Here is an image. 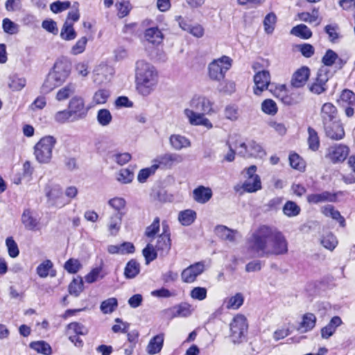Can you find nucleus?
Returning <instances> with one entry per match:
<instances>
[{"label":"nucleus","mask_w":355,"mask_h":355,"mask_svg":"<svg viewBox=\"0 0 355 355\" xmlns=\"http://www.w3.org/2000/svg\"><path fill=\"white\" fill-rule=\"evenodd\" d=\"M309 76V69L306 67H301L293 74L291 80L292 85L297 88L302 87L306 83Z\"/></svg>","instance_id":"5701e85b"},{"label":"nucleus","mask_w":355,"mask_h":355,"mask_svg":"<svg viewBox=\"0 0 355 355\" xmlns=\"http://www.w3.org/2000/svg\"><path fill=\"white\" fill-rule=\"evenodd\" d=\"M291 34L304 40L309 39L312 36L311 31L304 24L294 26L291 31Z\"/></svg>","instance_id":"79ce46f5"},{"label":"nucleus","mask_w":355,"mask_h":355,"mask_svg":"<svg viewBox=\"0 0 355 355\" xmlns=\"http://www.w3.org/2000/svg\"><path fill=\"white\" fill-rule=\"evenodd\" d=\"M108 205L117 211L116 214H119L123 213L122 211L125 207L126 202L123 198L115 197L108 201Z\"/></svg>","instance_id":"052dcab7"},{"label":"nucleus","mask_w":355,"mask_h":355,"mask_svg":"<svg viewBox=\"0 0 355 355\" xmlns=\"http://www.w3.org/2000/svg\"><path fill=\"white\" fill-rule=\"evenodd\" d=\"M6 245L10 257L15 258L19 255V250L17 244L12 237H8L6 239Z\"/></svg>","instance_id":"338daca9"},{"label":"nucleus","mask_w":355,"mask_h":355,"mask_svg":"<svg viewBox=\"0 0 355 355\" xmlns=\"http://www.w3.org/2000/svg\"><path fill=\"white\" fill-rule=\"evenodd\" d=\"M55 144L56 139L52 136L41 138L34 146V155L36 160L40 164L50 163Z\"/></svg>","instance_id":"20e7f679"},{"label":"nucleus","mask_w":355,"mask_h":355,"mask_svg":"<svg viewBox=\"0 0 355 355\" xmlns=\"http://www.w3.org/2000/svg\"><path fill=\"white\" fill-rule=\"evenodd\" d=\"M342 324V320L338 316L333 317L329 322L321 329V336L324 339H328L336 332V329Z\"/></svg>","instance_id":"bb28decb"},{"label":"nucleus","mask_w":355,"mask_h":355,"mask_svg":"<svg viewBox=\"0 0 355 355\" xmlns=\"http://www.w3.org/2000/svg\"><path fill=\"white\" fill-rule=\"evenodd\" d=\"M321 244L327 249L333 250L338 244L336 238L331 233L324 236L321 240Z\"/></svg>","instance_id":"bf43d9fd"},{"label":"nucleus","mask_w":355,"mask_h":355,"mask_svg":"<svg viewBox=\"0 0 355 355\" xmlns=\"http://www.w3.org/2000/svg\"><path fill=\"white\" fill-rule=\"evenodd\" d=\"M117 300L114 297L108 298L102 302L100 309L104 314L112 313L117 307Z\"/></svg>","instance_id":"5fc2aeb1"},{"label":"nucleus","mask_w":355,"mask_h":355,"mask_svg":"<svg viewBox=\"0 0 355 355\" xmlns=\"http://www.w3.org/2000/svg\"><path fill=\"white\" fill-rule=\"evenodd\" d=\"M308 144L309 148L313 151H315L318 149L320 146V140L318 133L313 128L311 127L308 128Z\"/></svg>","instance_id":"6e6d98bb"},{"label":"nucleus","mask_w":355,"mask_h":355,"mask_svg":"<svg viewBox=\"0 0 355 355\" xmlns=\"http://www.w3.org/2000/svg\"><path fill=\"white\" fill-rule=\"evenodd\" d=\"M96 119L101 125L107 126L112 122V116L108 110L101 109L98 111Z\"/></svg>","instance_id":"603ef678"},{"label":"nucleus","mask_w":355,"mask_h":355,"mask_svg":"<svg viewBox=\"0 0 355 355\" xmlns=\"http://www.w3.org/2000/svg\"><path fill=\"white\" fill-rule=\"evenodd\" d=\"M244 191L252 193L261 189V182L259 175L248 177L243 184Z\"/></svg>","instance_id":"f704fd0d"},{"label":"nucleus","mask_w":355,"mask_h":355,"mask_svg":"<svg viewBox=\"0 0 355 355\" xmlns=\"http://www.w3.org/2000/svg\"><path fill=\"white\" fill-rule=\"evenodd\" d=\"M21 220L24 227L28 230L35 231L40 229V223L33 216V212L30 209L24 210Z\"/></svg>","instance_id":"aec40b11"},{"label":"nucleus","mask_w":355,"mask_h":355,"mask_svg":"<svg viewBox=\"0 0 355 355\" xmlns=\"http://www.w3.org/2000/svg\"><path fill=\"white\" fill-rule=\"evenodd\" d=\"M46 196L49 203L53 207L62 208L69 204L63 195L62 189L58 185L49 187L46 189Z\"/></svg>","instance_id":"6e6552de"},{"label":"nucleus","mask_w":355,"mask_h":355,"mask_svg":"<svg viewBox=\"0 0 355 355\" xmlns=\"http://www.w3.org/2000/svg\"><path fill=\"white\" fill-rule=\"evenodd\" d=\"M169 143L171 147L176 150L189 148L191 146V141L185 136L174 134L169 137Z\"/></svg>","instance_id":"b1692460"},{"label":"nucleus","mask_w":355,"mask_h":355,"mask_svg":"<svg viewBox=\"0 0 355 355\" xmlns=\"http://www.w3.org/2000/svg\"><path fill=\"white\" fill-rule=\"evenodd\" d=\"M190 110L196 112H204L211 114L214 112L213 103L203 96H195L190 101Z\"/></svg>","instance_id":"4468645a"},{"label":"nucleus","mask_w":355,"mask_h":355,"mask_svg":"<svg viewBox=\"0 0 355 355\" xmlns=\"http://www.w3.org/2000/svg\"><path fill=\"white\" fill-rule=\"evenodd\" d=\"M164 340V334H159L153 337L146 347V352L150 355L159 353L163 347Z\"/></svg>","instance_id":"393cba45"},{"label":"nucleus","mask_w":355,"mask_h":355,"mask_svg":"<svg viewBox=\"0 0 355 355\" xmlns=\"http://www.w3.org/2000/svg\"><path fill=\"white\" fill-rule=\"evenodd\" d=\"M193 311V309L192 308V306L187 302L181 303L171 309L165 310V312L170 314L172 318H187L190 316Z\"/></svg>","instance_id":"6ab92c4d"},{"label":"nucleus","mask_w":355,"mask_h":355,"mask_svg":"<svg viewBox=\"0 0 355 355\" xmlns=\"http://www.w3.org/2000/svg\"><path fill=\"white\" fill-rule=\"evenodd\" d=\"M329 78V71L322 67L318 71L314 81L309 85V90L315 94H320L327 89V83Z\"/></svg>","instance_id":"9b49d317"},{"label":"nucleus","mask_w":355,"mask_h":355,"mask_svg":"<svg viewBox=\"0 0 355 355\" xmlns=\"http://www.w3.org/2000/svg\"><path fill=\"white\" fill-rule=\"evenodd\" d=\"M30 347L43 355H51L52 354L51 347L44 340L34 341L30 343Z\"/></svg>","instance_id":"ea45409f"},{"label":"nucleus","mask_w":355,"mask_h":355,"mask_svg":"<svg viewBox=\"0 0 355 355\" xmlns=\"http://www.w3.org/2000/svg\"><path fill=\"white\" fill-rule=\"evenodd\" d=\"M252 250L259 257L284 254L288 252V242L277 227L260 226L252 234Z\"/></svg>","instance_id":"f257e3e1"},{"label":"nucleus","mask_w":355,"mask_h":355,"mask_svg":"<svg viewBox=\"0 0 355 355\" xmlns=\"http://www.w3.org/2000/svg\"><path fill=\"white\" fill-rule=\"evenodd\" d=\"M326 135L334 140H340L345 136L344 128L340 121H336L324 124Z\"/></svg>","instance_id":"a211bd4d"},{"label":"nucleus","mask_w":355,"mask_h":355,"mask_svg":"<svg viewBox=\"0 0 355 355\" xmlns=\"http://www.w3.org/2000/svg\"><path fill=\"white\" fill-rule=\"evenodd\" d=\"M322 212L324 216L338 220L342 227L345 226L344 218L340 215L338 210L334 209L332 205H328L323 207L322 208Z\"/></svg>","instance_id":"58836bf2"},{"label":"nucleus","mask_w":355,"mask_h":355,"mask_svg":"<svg viewBox=\"0 0 355 355\" xmlns=\"http://www.w3.org/2000/svg\"><path fill=\"white\" fill-rule=\"evenodd\" d=\"M123 215V213L114 214L110 217L107 226L111 235L115 236L119 232Z\"/></svg>","instance_id":"c756f323"},{"label":"nucleus","mask_w":355,"mask_h":355,"mask_svg":"<svg viewBox=\"0 0 355 355\" xmlns=\"http://www.w3.org/2000/svg\"><path fill=\"white\" fill-rule=\"evenodd\" d=\"M107 251L110 254H125L132 253L135 251V246L132 243L124 242L120 245H110L107 247Z\"/></svg>","instance_id":"7c9ffc66"},{"label":"nucleus","mask_w":355,"mask_h":355,"mask_svg":"<svg viewBox=\"0 0 355 355\" xmlns=\"http://www.w3.org/2000/svg\"><path fill=\"white\" fill-rule=\"evenodd\" d=\"M339 103L345 107L347 105L355 106V94L349 89H344L340 96Z\"/></svg>","instance_id":"de8ad7c7"},{"label":"nucleus","mask_w":355,"mask_h":355,"mask_svg":"<svg viewBox=\"0 0 355 355\" xmlns=\"http://www.w3.org/2000/svg\"><path fill=\"white\" fill-rule=\"evenodd\" d=\"M68 107L72 114V121L84 119L88 112V108L85 106L83 98L79 96L73 97L69 103Z\"/></svg>","instance_id":"9d476101"},{"label":"nucleus","mask_w":355,"mask_h":355,"mask_svg":"<svg viewBox=\"0 0 355 355\" xmlns=\"http://www.w3.org/2000/svg\"><path fill=\"white\" fill-rule=\"evenodd\" d=\"M158 83V73L150 63L140 60L135 63V85L137 92L144 96L150 95Z\"/></svg>","instance_id":"f03ea898"},{"label":"nucleus","mask_w":355,"mask_h":355,"mask_svg":"<svg viewBox=\"0 0 355 355\" xmlns=\"http://www.w3.org/2000/svg\"><path fill=\"white\" fill-rule=\"evenodd\" d=\"M235 148L238 149L239 155L243 157L261 158L266 155L262 146L254 141H251L248 144L241 142L238 147L235 146Z\"/></svg>","instance_id":"1a4fd4ad"},{"label":"nucleus","mask_w":355,"mask_h":355,"mask_svg":"<svg viewBox=\"0 0 355 355\" xmlns=\"http://www.w3.org/2000/svg\"><path fill=\"white\" fill-rule=\"evenodd\" d=\"M297 16L300 20L309 24H313L318 20V10L314 9L311 12H303L299 13Z\"/></svg>","instance_id":"e2e57ef3"},{"label":"nucleus","mask_w":355,"mask_h":355,"mask_svg":"<svg viewBox=\"0 0 355 355\" xmlns=\"http://www.w3.org/2000/svg\"><path fill=\"white\" fill-rule=\"evenodd\" d=\"M144 37L148 42L154 45H158L162 42L164 35L158 28L153 27L146 30Z\"/></svg>","instance_id":"cd10ccee"},{"label":"nucleus","mask_w":355,"mask_h":355,"mask_svg":"<svg viewBox=\"0 0 355 355\" xmlns=\"http://www.w3.org/2000/svg\"><path fill=\"white\" fill-rule=\"evenodd\" d=\"M255 87L254 93L260 95L261 92L267 89L270 82V76L268 71L263 70L257 72L254 76Z\"/></svg>","instance_id":"f3484780"},{"label":"nucleus","mask_w":355,"mask_h":355,"mask_svg":"<svg viewBox=\"0 0 355 355\" xmlns=\"http://www.w3.org/2000/svg\"><path fill=\"white\" fill-rule=\"evenodd\" d=\"M349 154V148L344 145H334L327 149L326 157L333 163L343 162Z\"/></svg>","instance_id":"dca6fc26"},{"label":"nucleus","mask_w":355,"mask_h":355,"mask_svg":"<svg viewBox=\"0 0 355 355\" xmlns=\"http://www.w3.org/2000/svg\"><path fill=\"white\" fill-rule=\"evenodd\" d=\"M26 83L25 78L13 75L9 77L8 85L12 91H20L25 87Z\"/></svg>","instance_id":"c03bdc74"},{"label":"nucleus","mask_w":355,"mask_h":355,"mask_svg":"<svg viewBox=\"0 0 355 355\" xmlns=\"http://www.w3.org/2000/svg\"><path fill=\"white\" fill-rule=\"evenodd\" d=\"M113 73V69L107 64H100L95 69L94 81L98 83L109 79L108 76Z\"/></svg>","instance_id":"2f4dec72"},{"label":"nucleus","mask_w":355,"mask_h":355,"mask_svg":"<svg viewBox=\"0 0 355 355\" xmlns=\"http://www.w3.org/2000/svg\"><path fill=\"white\" fill-rule=\"evenodd\" d=\"M170 233L168 226L166 222L162 223V233L157 237L155 249L160 253V255L165 256L171 249Z\"/></svg>","instance_id":"f8f14e48"},{"label":"nucleus","mask_w":355,"mask_h":355,"mask_svg":"<svg viewBox=\"0 0 355 355\" xmlns=\"http://www.w3.org/2000/svg\"><path fill=\"white\" fill-rule=\"evenodd\" d=\"M83 282L82 278L73 279L69 286V292L76 297L78 296L83 291Z\"/></svg>","instance_id":"13d9d810"},{"label":"nucleus","mask_w":355,"mask_h":355,"mask_svg":"<svg viewBox=\"0 0 355 355\" xmlns=\"http://www.w3.org/2000/svg\"><path fill=\"white\" fill-rule=\"evenodd\" d=\"M232 64V60L226 55L214 60L208 66L209 77L213 80L220 81L224 78Z\"/></svg>","instance_id":"39448f33"},{"label":"nucleus","mask_w":355,"mask_h":355,"mask_svg":"<svg viewBox=\"0 0 355 355\" xmlns=\"http://www.w3.org/2000/svg\"><path fill=\"white\" fill-rule=\"evenodd\" d=\"M216 234L223 240L230 242H234L236 240V236L239 234L236 231H234L223 225H218L216 227Z\"/></svg>","instance_id":"473e14b6"},{"label":"nucleus","mask_w":355,"mask_h":355,"mask_svg":"<svg viewBox=\"0 0 355 355\" xmlns=\"http://www.w3.org/2000/svg\"><path fill=\"white\" fill-rule=\"evenodd\" d=\"M307 202L310 204H318L325 202H336V195L329 191L320 193L309 194L306 197Z\"/></svg>","instance_id":"4be33fe9"},{"label":"nucleus","mask_w":355,"mask_h":355,"mask_svg":"<svg viewBox=\"0 0 355 355\" xmlns=\"http://www.w3.org/2000/svg\"><path fill=\"white\" fill-rule=\"evenodd\" d=\"M88 42L87 37L83 36L79 38L70 49L69 53L72 55H78L85 52Z\"/></svg>","instance_id":"37998d69"},{"label":"nucleus","mask_w":355,"mask_h":355,"mask_svg":"<svg viewBox=\"0 0 355 355\" xmlns=\"http://www.w3.org/2000/svg\"><path fill=\"white\" fill-rule=\"evenodd\" d=\"M76 32L73 28V24L66 20L60 31V36L61 39L65 41H71L76 37Z\"/></svg>","instance_id":"72a5a7b5"},{"label":"nucleus","mask_w":355,"mask_h":355,"mask_svg":"<svg viewBox=\"0 0 355 355\" xmlns=\"http://www.w3.org/2000/svg\"><path fill=\"white\" fill-rule=\"evenodd\" d=\"M75 92V85L68 84L65 87L61 88L56 94V99L59 101L68 98Z\"/></svg>","instance_id":"4d7b16f0"},{"label":"nucleus","mask_w":355,"mask_h":355,"mask_svg":"<svg viewBox=\"0 0 355 355\" xmlns=\"http://www.w3.org/2000/svg\"><path fill=\"white\" fill-rule=\"evenodd\" d=\"M261 110L266 114L274 115L277 112V107L275 101L271 99H267L262 103Z\"/></svg>","instance_id":"69168bd1"},{"label":"nucleus","mask_w":355,"mask_h":355,"mask_svg":"<svg viewBox=\"0 0 355 355\" xmlns=\"http://www.w3.org/2000/svg\"><path fill=\"white\" fill-rule=\"evenodd\" d=\"M184 160L183 156L178 153H164L157 156L153 159V163L158 168L170 169L174 165L182 163Z\"/></svg>","instance_id":"0eeeda50"},{"label":"nucleus","mask_w":355,"mask_h":355,"mask_svg":"<svg viewBox=\"0 0 355 355\" xmlns=\"http://www.w3.org/2000/svg\"><path fill=\"white\" fill-rule=\"evenodd\" d=\"M207 295V290L204 287H195L190 291V297L193 300L202 301L206 299Z\"/></svg>","instance_id":"0e129e2a"},{"label":"nucleus","mask_w":355,"mask_h":355,"mask_svg":"<svg viewBox=\"0 0 355 355\" xmlns=\"http://www.w3.org/2000/svg\"><path fill=\"white\" fill-rule=\"evenodd\" d=\"M71 69V63L66 57L58 59L42 85V92L47 94L61 85L69 77Z\"/></svg>","instance_id":"7ed1b4c3"},{"label":"nucleus","mask_w":355,"mask_h":355,"mask_svg":"<svg viewBox=\"0 0 355 355\" xmlns=\"http://www.w3.org/2000/svg\"><path fill=\"white\" fill-rule=\"evenodd\" d=\"M321 118L323 125L336 121L337 108L331 103H324L321 108Z\"/></svg>","instance_id":"412c9836"},{"label":"nucleus","mask_w":355,"mask_h":355,"mask_svg":"<svg viewBox=\"0 0 355 355\" xmlns=\"http://www.w3.org/2000/svg\"><path fill=\"white\" fill-rule=\"evenodd\" d=\"M157 170L156 165L153 163L152 166L140 170L137 175V180L139 182L144 183L146 180Z\"/></svg>","instance_id":"680f3d73"},{"label":"nucleus","mask_w":355,"mask_h":355,"mask_svg":"<svg viewBox=\"0 0 355 355\" xmlns=\"http://www.w3.org/2000/svg\"><path fill=\"white\" fill-rule=\"evenodd\" d=\"M116 178L121 184H128L132 181L134 173L128 168H122L116 173Z\"/></svg>","instance_id":"864d4df0"},{"label":"nucleus","mask_w":355,"mask_h":355,"mask_svg":"<svg viewBox=\"0 0 355 355\" xmlns=\"http://www.w3.org/2000/svg\"><path fill=\"white\" fill-rule=\"evenodd\" d=\"M248 324L246 318L241 314L234 317L230 324V337L234 343H240L245 338Z\"/></svg>","instance_id":"423d86ee"},{"label":"nucleus","mask_w":355,"mask_h":355,"mask_svg":"<svg viewBox=\"0 0 355 355\" xmlns=\"http://www.w3.org/2000/svg\"><path fill=\"white\" fill-rule=\"evenodd\" d=\"M159 223V218L156 217L152 224L146 228L145 236L149 239V241L153 242L155 235L159 232L160 227Z\"/></svg>","instance_id":"49530a36"},{"label":"nucleus","mask_w":355,"mask_h":355,"mask_svg":"<svg viewBox=\"0 0 355 355\" xmlns=\"http://www.w3.org/2000/svg\"><path fill=\"white\" fill-rule=\"evenodd\" d=\"M184 114L191 125H202L208 130L213 128L211 122L205 116V114H207L206 113L196 112L193 110L186 108L184 110Z\"/></svg>","instance_id":"ddd939ff"},{"label":"nucleus","mask_w":355,"mask_h":355,"mask_svg":"<svg viewBox=\"0 0 355 355\" xmlns=\"http://www.w3.org/2000/svg\"><path fill=\"white\" fill-rule=\"evenodd\" d=\"M277 17L274 12L268 13L263 19L264 31L267 34H272L275 30Z\"/></svg>","instance_id":"09e8293b"},{"label":"nucleus","mask_w":355,"mask_h":355,"mask_svg":"<svg viewBox=\"0 0 355 355\" xmlns=\"http://www.w3.org/2000/svg\"><path fill=\"white\" fill-rule=\"evenodd\" d=\"M67 334L86 335L88 329L86 327L79 322H71L67 325Z\"/></svg>","instance_id":"8fccbe9b"},{"label":"nucleus","mask_w":355,"mask_h":355,"mask_svg":"<svg viewBox=\"0 0 355 355\" xmlns=\"http://www.w3.org/2000/svg\"><path fill=\"white\" fill-rule=\"evenodd\" d=\"M140 272V265L135 259L129 261L124 269V275L127 279L135 277Z\"/></svg>","instance_id":"4c0bfd02"},{"label":"nucleus","mask_w":355,"mask_h":355,"mask_svg":"<svg viewBox=\"0 0 355 355\" xmlns=\"http://www.w3.org/2000/svg\"><path fill=\"white\" fill-rule=\"evenodd\" d=\"M196 218V213L191 209H186L179 213L178 220L182 225L188 226L192 224Z\"/></svg>","instance_id":"a19ab883"},{"label":"nucleus","mask_w":355,"mask_h":355,"mask_svg":"<svg viewBox=\"0 0 355 355\" xmlns=\"http://www.w3.org/2000/svg\"><path fill=\"white\" fill-rule=\"evenodd\" d=\"M2 27L4 32L10 35H13L18 32V25L8 18H5L3 20Z\"/></svg>","instance_id":"774afa93"},{"label":"nucleus","mask_w":355,"mask_h":355,"mask_svg":"<svg viewBox=\"0 0 355 355\" xmlns=\"http://www.w3.org/2000/svg\"><path fill=\"white\" fill-rule=\"evenodd\" d=\"M205 270L204 263L198 262L185 268L181 273L182 282L185 283H193L197 277L202 274Z\"/></svg>","instance_id":"2eb2a0df"},{"label":"nucleus","mask_w":355,"mask_h":355,"mask_svg":"<svg viewBox=\"0 0 355 355\" xmlns=\"http://www.w3.org/2000/svg\"><path fill=\"white\" fill-rule=\"evenodd\" d=\"M316 324V317L313 313H306L302 318L298 330L302 333H306L312 330Z\"/></svg>","instance_id":"c85d7f7f"},{"label":"nucleus","mask_w":355,"mask_h":355,"mask_svg":"<svg viewBox=\"0 0 355 355\" xmlns=\"http://www.w3.org/2000/svg\"><path fill=\"white\" fill-rule=\"evenodd\" d=\"M157 252L153 242L149 241L146 247L142 251L146 264H148L150 261H153L157 258Z\"/></svg>","instance_id":"3c124183"},{"label":"nucleus","mask_w":355,"mask_h":355,"mask_svg":"<svg viewBox=\"0 0 355 355\" xmlns=\"http://www.w3.org/2000/svg\"><path fill=\"white\" fill-rule=\"evenodd\" d=\"M212 196V191L209 187L199 186L193 191V198L195 201L200 204L208 202Z\"/></svg>","instance_id":"a878e982"},{"label":"nucleus","mask_w":355,"mask_h":355,"mask_svg":"<svg viewBox=\"0 0 355 355\" xmlns=\"http://www.w3.org/2000/svg\"><path fill=\"white\" fill-rule=\"evenodd\" d=\"M53 266L51 261L49 259L44 261L37 267V274L42 278H45L49 275L54 277L55 272L52 270Z\"/></svg>","instance_id":"c9c22d12"},{"label":"nucleus","mask_w":355,"mask_h":355,"mask_svg":"<svg viewBox=\"0 0 355 355\" xmlns=\"http://www.w3.org/2000/svg\"><path fill=\"white\" fill-rule=\"evenodd\" d=\"M300 211V207L293 201H287L283 207V213L288 217L297 216Z\"/></svg>","instance_id":"a18cd8bd"},{"label":"nucleus","mask_w":355,"mask_h":355,"mask_svg":"<svg viewBox=\"0 0 355 355\" xmlns=\"http://www.w3.org/2000/svg\"><path fill=\"white\" fill-rule=\"evenodd\" d=\"M244 302L243 295L241 293L235 294L234 296L227 297L224 300V304L227 309H238Z\"/></svg>","instance_id":"e433bc0d"}]
</instances>
